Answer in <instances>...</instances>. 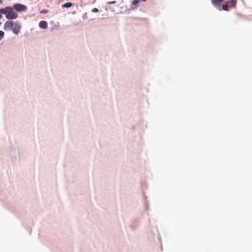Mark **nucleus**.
<instances>
[{
    "label": "nucleus",
    "mask_w": 252,
    "mask_h": 252,
    "mask_svg": "<svg viewBox=\"0 0 252 252\" xmlns=\"http://www.w3.org/2000/svg\"><path fill=\"white\" fill-rule=\"evenodd\" d=\"M13 7L6 6L4 8L0 9V12L5 15V17L9 20L16 19L18 17V14L14 11Z\"/></svg>",
    "instance_id": "nucleus-1"
},
{
    "label": "nucleus",
    "mask_w": 252,
    "mask_h": 252,
    "mask_svg": "<svg viewBox=\"0 0 252 252\" xmlns=\"http://www.w3.org/2000/svg\"><path fill=\"white\" fill-rule=\"evenodd\" d=\"M13 7L16 11L18 12L25 11L27 9L26 5L20 3L14 4L13 5Z\"/></svg>",
    "instance_id": "nucleus-2"
},
{
    "label": "nucleus",
    "mask_w": 252,
    "mask_h": 252,
    "mask_svg": "<svg viewBox=\"0 0 252 252\" xmlns=\"http://www.w3.org/2000/svg\"><path fill=\"white\" fill-rule=\"evenodd\" d=\"M21 28V25L18 23H15L12 29V32L16 34H18L20 32Z\"/></svg>",
    "instance_id": "nucleus-3"
},
{
    "label": "nucleus",
    "mask_w": 252,
    "mask_h": 252,
    "mask_svg": "<svg viewBox=\"0 0 252 252\" xmlns=\"http://www.w3.org/2000/svg\"><path fill=\"white\" fill-rule=\"evenodd\" d=\"M14 24V22L12 21H6L4 25V30H7L12 29Z\"/></svg>",
    "instance_id": "nucleus-4"
},
{
    "label": "nucleus",
    "mask_w": 252,
    "mask_h": 252,
    "mask_svg": "<svg viewBox=\"0 0 252 252\" xmlns=\"http://www.w3.org/2000/svg\"><path fill=\"white\" fill-rule=\"evenodd\" d=\"M236 0H228L226 3H228L229 7L233 8L235 7L236 5Z\"/></svg>",
    "instance_id": "nucleus-5"
},
{
    "label": "nucleus",
    "mask_w": 252,
    "mask_h": 252,
    "mask_svg": "<svg viewBox=\"0 0 252 252\" xmlns=\"http://www.w3.org/2000/svg\"><path fill=\"white\" fill-rule=\"evenodd\" d=\"M223 0H211V2L215 6H220Z\"/></svg>",
    "instance_id": "nucleus-6"
},
{
    "label": "nucleus",
    "mask_w": 252,
    "mask_h": 252,
    "mask_svg": "<svg viewBox=\"0 0 252 252\" xmlns=\"http://www.w3.org/2000/svg\"><path fill=\"white\" fill-rule=\"evenodd\" d=\"M47 26V22L45 21H41L39 23V26L41 29H46Z\"/></svg>",
    "instance_id": "nucleus-7"
},
{
    "label": "nucleus",
    "mask_w": 252,
    "mask_h": 252,
    "mask_svg": "<svg viewBox=\"0 0 252 252\" xmlns=\"http://www.w3.org/2000/svg\"><path fill=\"white\" fill-rule=\"evenodd\" d=\"M73 5V3L72 2H67L64 3L63 5H62V7H66V8H69L71 7Z\"/></svg>",
    "instance_id": "nucleus-8"
},
{
    "label": "nucleus",
    "mask_w": 252,
    "mask_h": 252,
    "mask_svg": "<svg viewBox=\"0 0 252 252\" xmlns=\"http://www.w3.org/2000/svg\"><path fill=\"white\" fill-rule=\"evenodd\" d=\"M222 8L223 10H224L225 11H228V9H229V6H228V3H227L226 2V4H223L222 5Z\"/></svg>",
    "instance_id": "nucleus-9"
},
{
    "label": "nucleus",
    "mask_w": 252,
    "mask_h": 252,
    "mask_svg": "<svg viewBox=\"0 0 252 252\" xmlns=\"http://www.w3.org/2000/svg\"><path fill=\"white\" fill-rule=\"evenodd\" d=\"M4 35V32L2 31H0V40L3 37Z\"/></svg>",
    "instance_id": "nucleus-10"
},
{
    "label": "nucleus",
    "mask_w": 252,
    "mask_h": 252,
    "mask_svg": "<svg viewBox=\"0 0 252 252\" xmlns=\"http://www.w3.org/2000/svg\"><path fill=\"white\" fill-rule=\"evenodd\" d=\"M49 12L48 10L43 9L40 11L41 13L46 14L47 13Z\"/></svg>",
    "instance_id": "nucleus-11"
},
{
    "label": "nucleus",
    "mask_w": 252,
    "mask_h": 252,
    "mask_svg": "<svg viewBox=\"0 0 252 252\" xmlns=\"http://www.w3.org/2000/svg\"><path fill=\"white\" fill-rule=\"evenodd\" d=\"M98 11V10L96 8H94L92 9V12H97Z\"/></svg>",
    "instance_id": "nucleus-12"
},
{
    "label": "nucleus",
    "mask_w": 252,
    "mask_h": 252,
    "mask_svg": "<svg viewBox=\"0 0 252 252\" xmlns=\"http://www.w3.org/2000/svg\"><path fill=\"white\" fill-rule=\"evenodd\" d=\"M138 1L137 0H134L132 2V3L134 5H136L138 3Z\"/></svg>",
    "instance_id": "nucleus-13"
},
{
    "label": "nucleus",
    "mask_w": 252,
    "mask_h": 252,
    "mask_svg": "<svg viewBox=\"0 0 252 252\" xmlns=\"http://www.w3.org/2000/svg\"><path fill=\"white\" fill-rule=\"evenodd\" d=\"M2 13L0 12V19L2 17Z\"/></svg>",
    "instance_id": "nucleus-14"
},
{
    "label": "nucleus",
    "mask_w": 252,
    "mask_h": 252,
    "mask_svg": "<svg viewBox=\"0 0 252 252\" xmlns=\"http://www.w3.org/2000/svg\"><path fill=\"white\" fill-rule=\"evenodd\" d=\"M116 3V1H112V2H110V3Z\"/></svg>",
    "instance_id": "nucleus-15"
},
{
    "label": "nucleus",
    "mask_w": 252,
    "mask_h": 252,
    "mask_svg": "<svg viewBox=\"0 0 252 252\" xmlns=\"http://www.w3.org/2000/svg\"><path fill=\"white\" fill-rule=\"evenodd\" d=\"M2 3V0H0V4H1Z\"/></svg>",
    "instance_id": "nucleus-16"
},
{
    "label": "nucleus",
    "mask_w": 252,
    "mask_h": 252,
    "mask_svg": "<svg viewBox=\"0 0 252 252\" xmlns=\"http://www.w3.org/2000/svg\"><path fill=\"white\" fill-rule=\"evenodd\" d=\"M143 1H146V0H142Z\"/></svg>",
    "instance_id": "nucleus-17"
},
{
    "label": "nucleus",
    "mask_w": 252,
    "mask_h": 252,
    "mask_svg": "<svg viewBox=\"0 0 252 252\" xmlns=\"http://www.w3.org/2000/svg\"><path fill=\"white\" fill-rule=\"evenodd\" d=\"M1 22H0V25H1Z\"/></svg>",
    "instance_id": "nucleus-18"
}]
</instances>
